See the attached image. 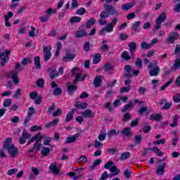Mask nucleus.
<instances>
[{
	"mask_svg": "<svg viewBox=\"0 0 180 180\" xmlns=\"http://www.w3.org/2000/svg\"><path fill=\"white\" fill-rule=\"evenodd\" d=\"M81 22V17L73 16L70 18V23H78Z\"/></svg>",
	"mask_w": 180,
	"mask_h": 180,
	"instance_id": "a18cd8bd",
	"label": "nucleus"
},
{
	"mask_svg": "<svg viewBox=\"0 0 180 180\" xmlns=\"http://www.w3.org/2000/svg\"><path fill=\"white\" fill-rule=\"evenodd\" d=\"M49 18L46 14L45 15H41L39 17V20L44 23H46L47 22H49Z\"/></svg>",
	"mask_w": 180,
	"mask_h": 180,
	"instance_id": "09e8293b",
	"label": "nucleus"
},
{
	"mask_svg": "<svg viewBox=\"0 0 180 180\" xmlns=\"http://www.w3.org/2000/svg\"><path fill=\"white\" fill-rule=\"evenodd\" d=\"M74 112H75V109H73L71 112H69L65 117V122H71L72 118L74 117Z\"/></svg>",
	"mask_w": 180,
	"mask_h": 180,
	"instance_id": "c85d7f7f",
	"label": "nucleus"
},
{
	"mask_svg": "<svg viewBox=\"0 0 180 180\" xmlns=\"http://www.w3.org/2000/svg\"><path fill=\"white\" fill-rule=\"evenodd\" d=\"M32 174L29 176L30 179H33L39 175V169L37 167H32Z\"/></svg>",
	"mask_w": 180,
	"mask_h": 180,
	"instance_id": "b1692460",
	"label": "nucleus"
},
{
	"mask_svg": "<svg viewBox=\"0 0 180 180\" xmlns=\"http://www.w3.org/2000/svg\"><path fill=\"white\" fill-rule=\"evenodd\" d=\"M120 133V130L110 129V131H108L107 135H108V137H109V139H112V137L115 136H117V134H119Z\"/></svg>",
	"mask_w": 180,
	"mask_h": 180,
	"instance_id": "5701e85b",
	"label": "nucleus"
},
{
	"mask_svg": "<svg viewBox=\"0 0 180 180\" xmlns=\"http://www.w3.org/2000/svg\"><path fill=\"white\" fill-rule=\"evenodd\" d=\"M60 115H63V110H61L60 108L56 110L55 112H53L52 116H53V117H56V116H58Z\"/></svg>",
	"mask_w": 180,
	"mask_h": 180,
	"instance_id": "052dcab7",
	"label": "nucleus"
},
{
	"mask_svg": "<svg viewBox=\"0 0 180 180\" xmlns=\"http://www.w3.org/2000/svg\"><path fill=\"white\" fill-rule=\"evenodd\" d=\"M61 92H63V89H61V88H60V87L56 88L53 90V95L57 96L60 95L61 94Z\"/></svg>",
	"mask_w": 180,
	"mask_h": 180,
	"instance_id": "864d4df0",
	"label": "nucleus"
},
{
	"mask_svg": "<svg viewBox=\"0 0 180 180\" xmlns=\"http://www.w3.org/2000/svg\"><path fill=\"white\" fill-rule=\"evenodd\" d=\"M141 47L143 50H148V49H151V44L146 43V41H143L141 44Z\"/></svg>",
	"mask_w": 180,
	"mask_h": 180,
	"instance_id": "f704fd0d",
	"label": "nucleus"
},
{
	"mask_svg": "<svg viewBox=\"0 0 180 180\" xmlns=\"http://www.w3.org/2000/svg\"><path fill=\"white\" fill-rule=\"evenodd\" d=\"M174 81V79H171L170 80H169L167 82H166L162 87H161V91H164L165 89V88H167V86H169V85H171V84H172V82Z\"/></svg>",
	"mask_w": 180,
	"mask_h": 180,
	"instance_id": "3c124183",
	"label": "nucleus"
},
{
	"mask_svg": "<svg viewBox=\"0 0 180 180\" xmlns=\"http://www.w3.org/2000/svg\"><path fill=\"white\" fill-rule=\"evenodd\" d=\"M46 15L50 18L51 16V13H57V9L56 8H49L46 11H45Z\"/></svg>",
	"mask_w": 180,
	"mask_h": 180,
	"instance_id": "72a5a7b5",
	"label": "nucleus"
},
{
	"mask_svg": "<svg viewBox=\"0 0 180 180\" xmlns=\"http://www.w3.org/2000/svg\"><path fill=\"white\" fill-rule=\"evenodd\" d=\"M174 68H175V70H180V59L175 60L174 63Z\"/></svg>",
	"mask_w": 180,
	"mask_h": 180,
	"instance_id": "13d9d810",
	"label": "nucleus"
},
{
	"mask_svg": "<svg viewBox=\"0 0 180 180\" xmlns=\"http://www.w3.org/2000/svg\"><path fill=\"white\" fill-rule=\"evenodd\" d=\"M79 137V134H76L74 136L67 138L65 143L66 144H70L71 143H75V141H77V139H78Z\"/></svg>",
	"mask_w": 180,
	"mask_h": 180,
	"instance_id": "ddd939ff",
	"label": "nucleus"
},
{
	"mask_svg": "<svg viewBox=\"0 0 180 180\" xmlns=\"http://www.w3.org/2000/svg\"><path fill=\"white\" fill-rule=\"evenodd\" d=\"M43 50H44V60H45V61H49V60L51 58V53L50 52L51 51V46H44Z\"/></svg>",
	"mask_w": 180,
	"mask_h": 180,
	"instance_id": "6e6552de",
	"label": "nucleus"
},
{
	"mask_svg": "<svg viewBox=\"0 0 180 180\" xmlns=\"http://www.w3.org/2000/svg\"><path fill=\"white\" fill-rule=\"evenodd\" d=\"M79 71V68H75L72 70V74L74 75H76L74 82L76 84V82H78V81H84L85 79V77H82L81 73L78 72Z\"/></svg>",
	"mask_w": 180,
	"mask_h": 180,
	"instance_id": "423d86ee",
	"label": "nucleus"
},
{
	"mask_svg": "<svg viewBox=\"0 0 180 180\" xmlns=\"http://www.w3.org/2000/svg\"><path fill=\"white\" fill-rule=\"evenodd\" d=\"M118 19L117 18L112 19L111 22L106 23L105 27L103 28L102 30L100 31V34H105V32L107 33H111L113 32V28L117 25Z\"/></svg>",
	"mask_w": 180,
	"mask_h": 180,
	"instance_id": "7ed1b4c3",
	"label": "nucleus"
},
{
	"mask_svg": "<svg viewBox=\"0 0 180 180\" xmlns=\"http://www.w3.org/2000/svg\"><path fill=\"white\" fill-rule=\"evenodd\" d=\"M129 47L130 53H134V51H136V49H137V46L136 45V43H134V42L129 43Z\"/></svg>",
	"mask_w": 180,
	"mask_h": 180,
	"instance_id": "c9c22d12",
	"label": "nucleus"
},
{
	"mask_svg": "<svg viewBox=\"0 0 180 180\" xmlns=\"http://www.w3.org/2000/svg\"><path fill=\"white\" fill-rule=\"evenodd\" d=\"M75 106L76 108H79V109H86L88 108V103H85V102H77L75 104Z\"/></svg>",
	"mask_w": 180,
	"mask_h": 180,
	"instance_id": "4be33fe9",
	"label": "nucleus"
},
{
	"mask_svg": "<svg viewBox=\"0 0 180 180\" xmlns=\"http://www.w3.org/2000/svg\"><path fill=\"white\" fill-rule=\"evenodd\" d=\"M86 36V32L85 30L77 31L75 34L76 37H84Z\"/></svg>",
	"mask_w": 180,
	"mask_h": 180,
	"instance_id": "4c0bfd02",
	"label": "nucleus"
},
{
	"mask_svg": "<svg viewBox=\"0 0 180 180\" xmlns=\"http://www.w3.org/2000/svg\"><path fill=\"white\" fill-rule=\"evenodd\" d=\"M110 171L111 172V176H116V175L120 174V169H117V167L115 165L112 166V167L110 169Z\"/></svg>",
	"mask_w": 180,
	"mask_h": 180,
	"instance_id": "412c9836",
	"label": "nucleus"
},
{
	"mask_svg": "<svg viewBox=\"0 0 180 180\" xmlns=\"http://www.w3.org/2000/svg\"><path fill=\"white\" fill-rule=\"evenodd\" d=\"M37 85L39 88H43V86H44V80H43L42 79H39L37 81Z\"/></svg>",
	"mask_w": 180,
	"mask_h": 180,
	"instance_id": "4d7b16f0",
	"label": "nucleus"
},
{
	"mask_svg": "<svg viewBox=\"0 0 180 180\" xmlns=\"http://www.w3.org/2000/svg\"><path fill=\"white\" fill-rule=\"evenodd\" d=\"M49 168L51 171L53 172V174H55V175H60V169L57 168V164L56 163H52Z\"/></svg>",
	"mask_w": 180,
	"mask_h": 180,
	"instance_id": "4468645a",
	"label": "nucleus"
},
{
	"mask_svg": "<svg viewBox=\"0 0 180 180\" xmlns=\"http://www.w3.org/2000/svg\"><path fill=\"white\" fill-rule=\"evenodd\" d=\"M124 136H126L128 139H130L131 137L132 134L130 131V129L129 128H126L124 129V131L122 132Z\"/></svg>",
	"mask_w": 180,
	"mask_h": 180,
	"instance_id": "e433bc0d",
	"label": "nucleus"
},
{
	"mask_svg": "<svg viewBox=\"0 0 180 180\" xmlns=\"http://www.w3.org/2000/svg\"><path fill=\"white\" fill-rule=\"evenodd\" d=\"M167 142V141H165V139H160L158 141H155L153 142L154 146H158V144H165V143Z\"/></svg>",
	"mask_w": 180,
	"mask_h": 180,
	"instance_id": "5fc2aeb1",
	"label": "nucleus"
},
{
	"mask_svg": "<svg viewBox=\"0 0 180 180\" xmlns=\"http://www.w3.org/2000/svg\"><path fill=\"white\" fill-rule=\"evenodd\" d=\"M141 140H142L141 135H136L135 136V143L136 144H140V143H141Z\"/></svg>",
	"mask_w": 180,
	"mask_h": 180,
	"instance_id": "680f3d73",
	"label": "nucleus"
},
{
	"mask_svg": "<svg viewBox=\"0 0 180 180\" xmlns=\"http://www.w3.org/2000/svg\"><path fill=\"white\" fill-rule=\"evenodd\" d=\"M100 50L105 53L109 50V46L108 44H104L100 48Z\"/></svg>",
	"mask_w": 180,
	"mask_h": 180,
	"instance_id": "338daca9",
	"label": "nucleus"
},
{
	"mask_svg": "<svg viewBox=\"0 0 180 180\" xmlns=\"http://www.w3.org/2000/svg\"><path fill=\"white\" fill-rule=\"evenodd\" d=\"M22 136L24 139H30L32 137V135L27 133L26 130H24L22 133Z\"/></svg>",
	"mask_w": 180,
	"mask_h": 180,
	"instance_id": "e2e57ef3",
	"label": "nucleus"
},
{
	"mask_svg": "<svg viewBox=\"0 0 180 180\" xmlns=\"http://www.w3.org/2000/svg\"><path fill=\"white\" fill-rule=\"evenodd\" d=\"M78 115H82L85 119H91L92 117H95V112H92V110L89 109H86L83 112H78Z\"/></svg>",
	"mask_w": 180,
	"mask_h": 180,
	"instance_id": "9d476101",
	"label": "nucleus"
},
{
	"mask_svg": "<svg viewBox=\"0 0 180 180\" xmlns=\"http://www.w3.org/2000/svg\"><path fill=\"white\" fill-rule=\"evenodd\" d=\"M179 39V33L174 32H172L167 39V42L169 43L170 44H174L175 43V40H178Z\"/></svg>",
	"mask_w": 180,
	"mask_h": 180,
	"instance_id": "0eeeda50",
	"label": "nucleus"
},
{
	"mask_svg": "<svg viewBox=\"0 0 180 180\" xmlns=\"http://www.w3.org/2000/svg\"><path fill=\"white\" fill-rule=\"evenodd\" d=\"M75 53H70L68 51L66 52V55L65 56H63V61L65 63H68V61H72L74 58H75Z\"/></svg>",
	"mask_w": 180,
	"mask_h": 180,
	"instance_id": "f8f14e48",
	"label": "nucleus"
},
{
	"mask_svg": "<svg viewBox=\"0 0 180 180\" xmlns=\"http://www.w3.org/2000/svg\"><path fill=\"white\" fill-rule=\"evenodd\" d=\"M140 21H136L132 25V30H134V32H137L139 27H140Z\"/></svg>",
	"mask_w": 180,
	"mask_h": 180,
	"instance_id": "49530a36",
	"label": "nucleus"
},
{
	"mask_svg": "<svg viewBox=\"0 0 180 180\" xmlns=\"http://www.w3.org/2000/svg\"><path fill=\"white\" fill-rule=\"evenodd\" d=\"M167 167V163H161L157 167L156 174L158 176L164 175L165 172V167Z\"/></svg>",
	"mask_w": 180,
	"mask_h": 180,
	"instance_id": "9b49d317",
	"label": "nucleus"
},
{
	"mask_svg": "<svg viewBox=\"0 0 180 180\" xmlns=\"http://www.w3.org/2000/svg\"><path fill=\"white\" fill-rule=\"evenodd\" d=\"M167 19V14L162 13L155 21V30H158L161 26V23H164Z\"/></svg>",
	"mask_w": 180,
	"mask_h": 180,
	"instance_id": "39448f33",
	"label": "nucleus"
},
{
	"mask_svg": "<svg viewBox=\"0 0 180 180\" xmlns=\"http://www.w3.org/2000/svg\"><path fill=\"white\" fill-rule=\"evenodd\" d=\"M173 101L176 103H179L180 102V94H176V95L174 96H173Z\"/></svg>",
	"mask_w": 180,
	"mask_h": 180,
	"instance_id": "774afa93",
	"label": "nucleus"
},
{
	"mask_svg": "<svg viewBox=\"0 0 180 180\" xmlns=\"http://www.w3.org/2000/svg\"><path fill=\"white\" fill-rule=\"evenodd\" d=\"M115 165H113V162H107V164H105L104 165V168L105 169H109V171L110 170V168L113 167Z\"/></svg>",
	"mask_w": 180,
	"mask_h": 180,
	"instance_id": "8fccbe9b",
	"label": "nucleus"
},
{
	"mask_svg": "<svg viewBox=\"0 0 180 180\" xmlns=\"http://www.w3.org/2000/svg\"><path fill=\"white\" fill-rule=\"evenodd\" d=\"M34 64L37 70L41 68V65L40 64V57L36 56L34 58Z\"/></svg>",
	"mask_w": 180,
	"mask_h": 180,
	"instance_id": "c756f323",
	"label": "nucleus"
},
{
	"mask_svg": "<svg viewBox=\"0 0 180 180\" xmlns=\"http://www.w3.org/2000/svg\"><path fill=\"white\" fill-rule=\"evenodd\" d=\"M68 91L71 95L74 91H76L77 86L71 83H67Z\"/></svg>",
	"mask_w": 180,
	"mask_h": 180,
	"instance_id": "bb28decb",
	"label": "nucleus"
},
{
	"mask_svg": "<svg viewBox=\"0 0 180 180\" xmlns=\"http://www.w3.org/2000/svg\"><path fill=\"white\" fill-rule=\"evenodd\" d=\"M86 12V9H85V8H80L79 9H78L77 11V15H84L85 13Z\"/></svg>",
	"mask_w": 180,
	"mask_h": 180,
	"instance_id": "bf43d9fd",
	"label": "nucleus"
},
{
	"mask_svg": "<svg viewBox=\"0 0 180 180\" xmlns=\"http://www.w3.org/2000/svg\"><path fill=\"white\" fill-rule=\"evenodd\" d=\"M127 158H130V153L129 152H124L121 155L120 160L124 161V160H127Z\"/></svg>",
	"mask_w": 180,
	"mask_h": 180,
	"instance_id": "ea45409f",
	"label": "nucleus"
},
{
	"mask_svg": "<svg viewBox=\"0 0 180 180\" xmlns=\"http://www.w3.org/2000/svg\"><path fill=\"white\" fill-rule=\"evenodd\" d=\"M162 115L161 113L153 114L150 117V120H155L156 122H160V121L162 120Z\"/></svg>",
	"mask_w": 180,
	"mask_h": 180,
	"instance_id": "6ab92c4d",
	"label": "nucleus"
},
{
	"mask_svg": "<svg viewBox=\"0 0 180 180\" xmlns=\"http://www.w3.org/2000/svg\"><path fill=\"white\" fill-rule=\"evenodd\" d=\"M28 63H32V61L30 60V58H25L24 59L22 60L21 64L22 65H27Z\"/></svg>",
	"mask_w": 180,
	"mask_h": 180,
	"instance_id": "0e129e2a",
	"label": "nucleus"
},
{
	"mask_svg": "<svg viewBox=\"0 0 180 180\" xmlns=\"http://www.w3.org/2000/svg\"><path fill=\"white\" fill-rule=\"evenodd\" d=\"M108 178H109V174H108V172H104L101 174V176L100 177L99 180H107Z\"/></svg>",
	"mask_w": 180,
	"mask_h": 180,
	"instance_id": "603ef678",
	"label": "nucleus"
},
{
	"mask_svg": "<svg viewBox=\"0 0 180 180\" xmlns=\"http://www.w3.org/2000/svg\"><path fill=\"white\" fill-rule=\"evenodd\" d=\"M4 108H9L11 105H12V99L11 98H7L4 100V103H3Z\"/></svg>",
	"mask_w": 180,
	"mask_h": 180,
	"instance_id": "79ce46f5",
	"label": "nucleus"
},
{
	"mask_svg": "<svg viewBox=\"0 0 180 180\" xmlns=\"http://www.w3.org/2000/svg\"><path fill=\"white\" fill-rule=\"evenodd\" d=\"M150 77H157L160 74V67L155 66L153 69L149 71Z\"/></svg>",
	"mask_w": 180,
	"mask_h": 180,
	"instance_id": "2eb2a0df",
	"label": "nucleus"
},
{
	"mask_svg": "<svg viewBox=\"0 0 180 180\" xmlns=\"http://www.w3.org/2000/svg\"><path fill=\"white\" fill-rule=\"evenodd\" d=\"M41 154L43 156L48 155V154H50V148L44 147L41 151Z\"/></svg>",
	"mask_w": 180,
	"mask_h": 180,
	"instance_id": "c03bdc74",
	"label": "nucleus"
},
{
	"mask_svg": "<svg viewBox=\"0 0 180 180\" xmlns=\"http://www.w3.org/2000/svg\"><path fill=\"white\" fill-rule=\"evenodd\" d=\"M106 139V132L105 131H101L99 136H98V140L100 141H103Z\"/></svg>",
	"mask_w": 180,
	"mask_h": 180,
	"instance_id": "58836bf2",
	"label": "nucleus"
},
{
	"mask_svg": "<svg viewBox=\"0 0 180 180\" xmlns=\"http://www.w3.org/2000/svg\"><path fill=\"white\" fill-rule=\"evenodd\" d=\"M101 162H102V160L101 159L95 160L92 165L89 167L90 171H94V169H96V167H98V165H101Z\"/></svg>",
	"mask_w": 180,
	"mask_h": 180,
	"instance_id": "a211bd4d",
	"label": "nucleus"
},
{
	"mask_svg": "<svg viewBox=\"0 0 180 180\" xmlns=\"http://www.w3.org/2000/svg\"><path fill=\"white\" fill-rule=\"evenodd\" d=\"M96 23V20L95 18H90L86 23V27L89 29L91 27L94 26V25Z\"/></svg>",
	"mask_w": 180,
	"mask_h": 180,
	"instance_id": "473e14b6",
	"label": "nucleus"
},
{
	"mask_svg": "<svg viewBox=\"0 0 180 180\" xmlns=\"http://www.w3.org/2000/svg\"><path fill=\"white\" fill-rule=\"evenodd\" d=\"M78 162H82V164H86V162H88V158L85 155H82L78 159Z\"/></svg>",
	"mask_w": 180,
	"mask_h": 180,
	"instance_id": "37998d69",
	"label": "nucleus"
},
{
	"mask_svg": "<svg viewBox=\"0 0 180 180\" xmlns=\"http://www.w3.org/2000/svg\"><path fill=\"white\" fill-rule=\"evenodd\" d=\"M101 82H102V76L98 75L94 79L93 84H94L95 88H99V86H101Z\"/></svg>",
	"mask_w": 180,
	"mask_h": 180,
	"instance_id": "f3484780",
	"label": "nucleus"
},
{
	"mask_svg": "<svg viewBox=\"0 0 180 180\" xmlns=\"http://www.w3.org/2000/svg\"><path fill=\"white\" fill-rule=\"evenodd\" d=\"M30 37H34L36 34V28L34 27H31V30L28 32Z\"/></svg>",
	"mask_w": 180,
	"mask_h": 180,
	"instance_id": "de8ad7c7",
	"label": "nucleus"
},
{
	"mask_svg": "<svg viewBox=\"0 0 180 180\" xmlns=\"http://www.w3.org/2000/svg\"><path fill=\"white\" fill-rule=\"evenodd\" d=\"M105 11H106V12H109L110 15L119 13V12L116 11L115 7L112 6V5H105Z\"/></svg>",
	"mask_w": 180,
	"mask_h": 180,
	"instance_id": "dca6fc26",
	"label": "nucleus"
},
{
	"mask_svg": "<svg viewBox=\"0 0 180 180\" xmlns=\"http://www.w3.org/2000/svg\"><path fill=\"white\" fill-rule=\"evenodd\" d=\"M134 6V3H127L122 5V11H129V9H131V7Z\"/></svg>",
	"mask_w": 180,
	"mask_h": 180,
	"instance_id": "2f4dec72",
	"label": "nucleus"
},
{
	"mask_svg": "<svg viewBox=\"0 0 180 180\" xmlns=\"http://www.w3.org/2000/svg\"><path fill=\"white\" fill-rule=\"evenodd\" d=\"M3 148L6 150L11 157H15L19 153V148L12 143V138L8 137L4 140Z\"/></svg>",
	"mask_w": 180,
	"mask_h": 180,
	"instance_id": "f257e3e1",
	"label": "nucleus"
},
{
	"mask_svg": "<svg viewBox=\"0 0 180 180\" xmlns=\"http://www.w3.org/2000/svg\"><path fill=\"white\" fill-rule=\"evenodd\" d=\"M150 150H151L154 153H155L158 155V157H162V155H164V153L161 152V150H160V149L157 146H155L150 148Z\"/></svg>",
	"mask_w": 180,
	"mask_h": 180,
	"instance_id": "393cba45",
	"label": "nucleus"
},
{
	"mask_svg": "<svg viewBox=\"0 0 180 180\" xmlns=\"http://www.w3.org/2000/svg\"><path fill=\"white\" fill-rule=\"evenodd\" d=\"M100 18H101L99 21L100 25H101L102 26H105V25L108 23V21L106 20V19L109 18V13L102 11L100 14Z\"/></svg>",
	"mask_w": 180,
	"mask_h": 180,
	"instance_id": "1a4fd4ad",
	"label": "nucleus"
},
{
	"mask_svg": "<svg viewBox=\"0 0 180 180\" xmlns=\"http://www.w3.org/2000/svg\"><path fill=\"white\" fill-rule=\"evenodd\" d=\"M58 122H60V119L55 118L53 120V122H50L46 124L45 127H46V129H50V127H53V126H57V124H58Z\"/></svg>",
	"mask_w": 180,
	"mask_h": 180,
	"instance_id": "aec40b11",
	"label": "nucleus"
},
{
	"mask_svg": "<svg viewBox=\"0 0 180 180\" xmlns=\"http://www.w3.org/2000/svg\"><path fill=\"white\" fill-rule=\"evenodd\" d=\"M35 113V110H34V108L33 107H30L28 110V116L30 117H27L26 119H25V123H27V122L29 120H30V117L31 116H33V115H34Z\"/></svg>",
	"mask_w": 180,
	"mask_h": 180,
	"instance_id": "a878e982",
	"label": "nucleus"
},
{
	"mask_svg": "<svg viewBox=\"0 0 180 180\" xmlns=\"http://www.w3.org/2000/svg\"><path fill=\"white\" fill-rule=\"evenodd\" d=\"M51 141V138L46 137L44 140V146H50Z\"/></svg>",
	"mask_w": 180,
	"mask_h": 180,
	"instance_id": "69168bd1",
	"label": "nucleus"
},
{
	"mask_svg": "<svg viewBox=\"0 0 180 180\" xmlns=\"http://www.w3.org/2000/svg\"><path fill=\"white\" fill-rule=\"evenodd\" d=\"M124 176H125L127 179H130V177L131 176V170L126 169L124 171Z\"/></svg>",
	"mask_w": 180,
	"mask_h": 180,
	"instance_id": "a19ab883",
	"label": "nucleus"
},
{
	"mask_svg": "<svg viewBox=\"0 0 180 180\" xmlns=\"http://www.w3.org/2000/svg\"><path fill=\"white\" fill-rule=\"evenodd\" d=\"M23 68L20 66V63H16L15 67V71H12L8 74V78H11L13 80L15 85H19V77L18 73L19 71H22Z\"/></svg>",
	"mask_w": 180,
	"mask_h": 180,
	"instance_id": "f03ea898",
	"label": "nucleus"
},
{
	"mask_svg": "<svg viewBox=\"0 0 180 180\" xmlns=\"http://www.w3.org/2000/svg\"><path fill=\"white\" fill-rule=\"evenodd\" d=\"M11 50H6L4 51H0V61L1 65L4 66L8 63L9 58L8 57L11 54Z\"/></svg>",
	"mask_w": 180,
	"mask_h": 180,
	"instance_id": "20e7f679",
	"label": "nucleus"
},
{
	"mask_svg": "<svg viewBox=\"0 0 180 180\" xmlns=\"http://www.w3.org/2000/svg\"><path fill=\"white\" fill-rule=\"evenodd\" d=\"M173 123L170 124V127H176L178 126V120L179 119V115H175L172 117Z\"/></svg>",
	"mask_w": 180,
	"mask_h": 180,
	"instance_id": "cd10ccee",
	"label": "nucleus"
},
{
	"mask_svg": "<svg viewBox=\"0 0 180 180\" xmlns=\"http://www.w3.org/2000/svg\"><path fill=\"white\" fill-rule=\"evenodd\" d=\"M122 57L124 59V60H130V56H129V52L127 51H124L122 54Z\"/></svg>",
	"mask_w": 180,
	"mask_h": 180,
	"instance_id": "6e6d98bb",
	"label": "nucleus"
},
{
	"mask_svg": "<svg viewBox=\"0 0 180 180\" xmlns=\"http://www.w3.org/2000/svg\"><path fill=\"white\" fill-rule=\"evenodd\" d=\"M101 59H102V56H101V54L97 53V54L94 56L93 63L94 64H98V63H99Z\"/></svg>",
	"mask_w": 180,
	"mask_h": 180,
	"instance_id": "7c9ffc66",
	"label": "nucleus"
}]
</instances>
